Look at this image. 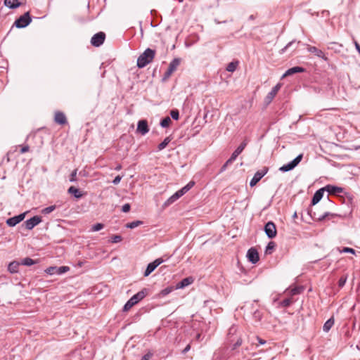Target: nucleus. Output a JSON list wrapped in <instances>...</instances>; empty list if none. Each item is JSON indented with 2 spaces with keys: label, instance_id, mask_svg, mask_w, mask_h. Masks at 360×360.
Masks as SVG:
<instances>
[{
  "label": "nucleus",
  "instance_id": "42",
  "mask_svg": "<svg viewBox=\"0 0 360 360\" xmlns=\"http://www.w3.org/2000/svg\"><path fill=\"white\" fill-rule=\"evenodd\" d=\"M195 183L193 181H190L185 186H184L181 189L184 193H187L193 186Z\"/></svg>",
  "mask_w": 360,
  "mask_h": 360
},
{
  "label": "nucleus",
  "instance_id": "37",
  "mask_svg": "<svg viewBox=\"0 0 360 360\" xmlns=\"http://www.w3.org/2000/svg\"><path fill=\"white\" fill-rule=\"evenodd\" d=\"M292 300L291 298H285L281 302L280 305L283 307H288L292 304Z\"/></svg>",
  "mask_w": 360,
  "mask_h": 360
},
{
  "label": "nucleus",
  "instance_id": "13",
  "mask_svg": "<svg viewBox=\"0 0 360 360\" xmlns=\"http://www.w3.org/2000/svg\"><path fill=\"white\" fill-rule=\"evenodd\" d=\"M281 87V84L280 83H278L272 88L271 91L267 94V96L265 98V103L266 104H269L273 101V99L274 98V97L276 96V95L280 90Z\"/></svg>",
  "mask_w": 360,
  "mask_h": 360
},
{
  "label": "nucleus",
  "instance_id": "11",
  "mask_svg": "<svg viewBox=\"0 0 360 360\" xmlns=\"http://www.w3.org/2000/svg\"><path fill=\"white\" fill-rule=\"evenodd\" d=\"M247 257L252 264H256L259 260V253L255 248H251L248 250Z\"/></svg>",
  "mask_w": 360,
  "mask_h": 360
},
{
  "label": "nucleus",
  "instance_id": "3",
  "mask_svg": "<svg viewBox=\"0 0 360 360\" xmlns=\"http://www.w3.org/2000/svg\"><path fill=\"white\" fill-rule=\"evenodd\" d=\"M32 22V18L30 12H26L20 16L14 22V25L18 28H24L30 25Z\"/></svg>",
  "mask_w": 360,
  "mask_h": 360
},
{
  "label": "nucleus",
  "instance_id": "4",
  "mask_svg": "<svg viewBox=\"0 0 360 360\" xmlns=\"http://www.w3.org/2000/svg\"><path fill=\"white\" fill-rule=\"evenodd\" d=\"M302 157V154L298 155L291 162H288L286 165H283L282 167H281L279 168V171L282 172H286L292 170L301 162Z\"/></svg>",
  "mask_w": 360,
  "mask_h": 360
},
{
  "label": "nucleus",
  "instance_id": "31",
  "mask_svg": "<svg viewBox=\"0 0 360 360\" xmlns=\"http://www.w3.org/2000/svg\"><path fill=\"white\" fill-rule=\"evenodd\" d=\"M303 290V286H296L290 289V293L291 295H295L302 293Z\"/></svg>",
  "mask_w": 360,
  "mask_h": 360
},
{
  "label": "nucleus",
  "instance_id": "52",
  "mask_svg": "<svg viewBox=\"0 0 360 360\" xmlns=\"http://www.w3.org/2000/svg\"><path fill=\"white\" fill-rule=\"evenodd\" d=\"M172 73L173 72L172 71H169V70L167 69V71L164 74L163 80L168 79Z\"/></svg>",
  "mask_w": 360,
  "mask_h": 360
},
{
  "label": "nucleus",
  "instance_id": "58",
  "mask_svg": "<svg viewBox=\"0 0 360 360\" xmlns=\"http://www.w3.org/2000/svg\"><path fill=\"white\" fill-rule=\"evenodd\" d=\"M191 349V346L190 345H188L182 351V353L183 354H186V352H188Z\"/></svg>",
  "mask_w": 360,
  "mask_h": 360
},
{
  "label": "nucleus",
  "instance_id": "16",
  "mask_svg": "<svg viewBox=\"0 0 360 360\" xmlns=\"http://www.w3.org/2000/svg\"><path fill=\"white\" fill-rule=\"evenodd\" d=\"M324 191H325V188L323 187V188H321L317 190L315 192V193L313 195L311 202V205L312 206L316 205L321 200V198L323 196Z\"/></svg>",
  "mask_w": 360,
  "mask_h": 360
},
{
  "label": "nucleus",
  "instance_id": "1",
  "mask_svg": "<svg viewBox=\"0 0 360 360\" xmlns=\"http://www.w3.org/2000/svg\"><path fill=\"white\" fill-rule=\"evenodd\" d=\"M155 53V50L147 48L137 58V67L139 68H143L150 63L154 59Z\"/></svg>",
  "mask_w": 360,
  "mask_h": 360
},
{
  "label": "nucleus",
  "instance_id": "15",
  "mask_svg": "<svg viewBox=\"0 0 360 360\" xmlns=\"http://www.w3.org/2000/svg\"><path fill=\"white\" fill-rule=\"evenodd\" d=\"M137 131L142 135L146 134L149 131L148 122L146 120H141L138 122Z\"/></svg>",
  "mask_w": 360,
  "mask_h": 360
},
{
  "label": "nucleus",
  "instance_id": "9",
  "mask_svg": "<svg viewBox=\"0 0 360 360\" xmlns=\"http://www.w3.org/2000/svg\"><path fill=\"white\" fill-rule=\"evenodd\" d=\"M163 262L164 260L162 258H158L153 262L149 263L145 270L144 276H148Z\"/></svg>",
  "mask_w": 360,
  "mask_h": 360
},
{
  "label": "nucleus",
  "instance_id": "14",
  "mask_svg": "<svg viewBox=\"0 0 360 360\" xmlns=\"http://www.w3.org/2000/svg\"><path fill=\"white\" fill-rule=\"evenodd\" d=\"M148 292V290L146 288L142 289L141 291L138 292L136 294L134 295L130 299L131 300V302H134L137 304L139 302L142 300Z\"/></svg>",
  "mask_w": 360,
  "mask_h": 360
},
{
  "label": "nucleus",
  "instance_id": "23",
  "mask_svg": "<svg viewBox=\"0 0 360 360\" xmlns=\"http://www.w3.org/2000/svg\"><path fill=\"white\" fill-rule=\"evenodd\" d=\"M304 71V69L302 67H299V66H295V67H293V68H291L290 69H288L285 72V74L283 75V77H287V76H289V75H292L293 74H295V73H299V72H303Z\"/></svg>",
  "mask_w": 360,
  "mask_h": 360
},
{
  "label": "nucleus",
  "instance_id": "48",
  "mask_svg": "<svg viewBox=\"0 0 360 360\" xmlns=\"http://www.w3.org/2000/svg\"><path fill=\"white\" fill-rule=\"evenodd\" d=\"M242 344V340L241 338H238L237 341L233 344L232 350L236 349L237 347H240Z\"/></svg>",
  "mask_w": 360,
  "mask_h": 360
},
{
  "label": "nucleus",
  "instance_id": "45",
  "mask_svg": "<svg viewBox=\"0 0 360 360\" xmlns=\"http://www.w3.org/2000/svg\"><path fill=\"white\" fill-rule=\"evenodd\" d=\"M122 237L121 236L114 235L111 238V242L112 243H117L122 241Z\"/></svg>",
  "mask_w": 360,
  "mask_h": 360
},
{
  "label": "nucleus",
  "instance_id": "12",
  "mask_svg": "<svg viewBox=\"0 0 360 360\" xmlns=\"http://www.w3.org/2000/svg\"><path fill=\"white\" fill-rule=\"evenodd\" d=\"M25 217V213H22L18 215L14 216L13 217L8 218L6 220V224L8 226L13 227L22 221Z\"/></svg>",
  "mask_w": 360,
  "mask_h": 360
},
{
  "label": "nucleus",
  "instance_id": "47",
  "mask_svg": "<svg viewBox=\"0 0 360 360\" xmlns=\"http://www.w3.org/2000/svg\"><path fill=\"white\" fill-rule=\"evenodd\" d=\"M77 169H74L72 172V173L70 174V181L75 182V181H77V177H76L77 176Z\"/></svg>",
  "mask_w": 360,
  "mask_h": 360
},
{
  "label": "nucleus",
  "instance_id": "8",
  "mask_svg": "<svg viewBox=\"0 0 360 360\" xmlns=\"http://www.w3.org/2000/svg\"><path fill=\"white\" fill-rule=\"evenodd\" d=\"M105 39V34L103 32H99L95 34L91 39V44L95 47H98L102 45Z\"/></svg>",
  "mask_w": 360,
  "mask_h": 360
},
{
  "label": "nucleus",
  "instance_id": "41",
  "mask_svg": "<svg viewBox=\"0 0 360 360\" xmlns=\"http://www.w3.org/2000/svg\"><path fill=\"white\" fill-rule=\"evenodd\" d=\"M170 115L174 120H178L179 118V112L177 109H173L170 111Z\"/></svg>",
  "mask_w": 360,
  "mask_h": 360
},
{
  "label": "nucleus",
  "instance_id": "63",
  "mask_svg": "<svg viewBox=\"0 0 360 360\" xmlns=\"http://www.w3.org/2000/svg\"><path fill=\"white\" fill-rule=\"evenodd\" d=\"M328 204L332 206L333 205V202L328 198Z\"/></svg>",
  "mask_w": 360,
  "mask_h": 360
},
{
  "label": "nucleus",
  "instance_id": "61",
  "mask_svg": "<svg viewBox=\"0 0 360 360\" xmlns=\"http://www.w3.org/2000/svg\"><path fill=\"white\" fill-rule=\"evenodd\" d=\"M355 46H356V49L357 51L360 54V45L358 43L356 42L355 43Z\"/></svg>",
  "mask_w": 360,
  "mask_h": 360
},
{
  "label": "nucleus",
  "instance_id": "54",
  "mask_svg": "<svg viewBox=\"0 0 360 360\" xmlns=\"http://www.w3.org/2000/svg\"><path fill=\"white\" fill-rule=\"evenodd\" d=\"M236 160V158L234 157H233L232 155H231V157L226 160V162H225V164L229 166L230 165H231L233 161Z\"/></svg>",
  "mask_w": 360,
  "mask_h": 360
},
{
  "label": "nucleus",
  "instance_id": "7",
  "mask_svg": "<svg viewBox=\"0 0 360 360\" xmlns=\"http://www.w3.org/2000/svg\"><path fill=\"white\" fill-rule=\"evenodd\" d=\"M268 170V168L265 167L262 169L257 171L250 180V187L255 186L262 179V178L265 176Z\"/></svg>",
  "mask_w": 360,
  "mask_h": 360
},
{
  "label": "nucleus",
  "instance_id": "5",
  "mask_svg": "<svg viewBox=\"0 0 360 360\" xmlns=\"http://www.w3.org/2000/svg\"><path fill=\"white\" fill-rule=\"evenodd\" d=\"M70 267L67 266H50L45 270V272L49 275H61L68 272Z\"/></svg>",
  "mask_w": 360,
  "mask_h": 360
},
{
  "label": "nucleus",
  "instance_id": "44",
  "mask_svg": "<svg viewBox=\"0 0 360 360\" xmlns=\"http://www.w3.org/2000/svg\"><path fill=\"white\" fill-rule=\"evenodd\" d=\"M253 317L256 321H260L262 319V314L258 309H256L253 313Z\"/></svg>",
  "mask_w": 360,
  "mask_h": 360
},
{
  "label": "nucleus",
  "instance_id": "27",
  "mask_svg": "<svg viewBox=\"0 0 360 360\" xmlns=\"http://www.w3.org/2000/svg\"><path fill=\"white\" fill-rule=\"evenodd\" d=\"M334 322L335 321L333 317H331L329 319H328L323 324V330L326 333H328L334 325Z\"/></svg>",
  "mask_w": 360,
  "mask_h": 360
},
{
  "label": "nucleus",
  "instance_id": "28",
  "mask_svg": "<svg viewBox=\"0 0 360 360\" xmlns=\"http://www.w3.org/2000/svg\"><path fill=\"white\" fill-rule=\"evenodd\" d=\"M172 141V139L170 138V136H167L166 137L162 142H161L158 146V150H163L164 148H165L167 145L169 143V142Z\"/></svg>",
  "mask_w": 360,
  "mask_h": 360
},
{
  "label": "nucleus",
  "instance_id": "22",
  "mask_svg": "<svg viewBox=\"0 0 360 360\" xmlns=\"http://www.w3.org/2000/svg\"><path fill=\"white\" fill-rule=\"evenodd\" d=\"M248 144V140L245 139L240 146L234 150V152L231 154L233 157L236 159L237 157L243 152Z\"/></svg>",
  "mask_w": 360,
  "mask_h": 360
},
{
  "label": "nucleus",
  "instance_id": "30",
  "mask_svg": "<svg viewBox=\"0 0 360 360\" xmlns=\"http://www.w3.org/2000/svg\"><path fill=\"white\" fill-rule=\"evenodd\" d=\"M143 224V221H141V220H136V221H131V222H129V223H127L126 224V227L128 228V229H134L140 225H142Z\"/></svg>",
  "mask_w": 360,
  "mask_h": 360
},
{
  "label": "nucleus",
  "instance_id": "10",
  "mask_svg": "<svg viewBox=\"0 0 360 360\" xmlns=\"http://www.w3.org/2000/svg\"><path fill=\"white\" fill-rule=\"evenodd\" d=\"M41 221V217L39 216H34L33 217L25 221V228L27 230H32L34 226Z\"/></svg>",
  "mask_w": 360,
  "mask_h": 360
},
{
  "label": "nucleus",
  "instance_id": "62",
  "mask_svg": "<svg viewBox=\"0 0 360 360\" xmlns=\"http://www.w3.org/2000/svg\"><path fill=\"white\" fill-rule=\"evenodd\" d=\"M121 169H122V165H120V164H119V165H117L116 166V167H115V169H116L117 171H119V170H120Z\"/></svg>",
  "mask_w": 360,
  "mask_h": 360
},
{
  "label": "nucleus",
  "instance_id": "26",
  "mask_svg": "<svg viewBox=\"0 0 360 360\" xmlns=\"http://www.w3.org/2000/svg\"><path fill=\"white\" fill-rule=\"evenodd\" d=\"M181 63V59L180 58H174L169 63V67H168V69L169 70V71H172V72H174L177 67Z\"/></svg>",
  "mask_w": 360,
  "mask_h": 360
},
{
  "label": "nucleus",
  "instance_id": "34",
  "mask_svg": "<svg viewBox=\"0 0 360 360\" xmlns=\"http://www.w3.org/2000/svg\"><path fill=\"white\" fill-rule=\"evenodd\" d=\"M275 248H276V243L274 241H270L266 247L265 254H266V255L271 254L272 250H274L275 249Z\"/></svg>",
  "mask_w": 360,
  "mask_h": 360
},
{
  "label": "nucleus",
  "instance_id": "40",
  "mask_svg": "<svg viewBox=\"0 0 360 360\" xmlns=\"http://www.w3.org/2000/svg\"><path fill=\"white\" fill-rule=\"evenodd\" d=\"M136 304L134 302H131V300L129 299L127 302L126 304L124 305V307H123V311H127L128 310H129L134 305H135Z\"/></svg>",
  "mask_w": 360,
  "mask_h": 360
},
{
  "label": "nucleus",
  "instance_id": "35",
  "mask_svg": "<svg viewBox=\"0 0 360 360\" xmlns=\"http://www.w3.org/2000/svg\"><path fill=\"white\" fill-rule=\"evenodd\" d=\"M172 122L170 117H166L163 118L160 122V126L163 128L168 127Z\"/></svg>",
  "mask_w": 360,
  "mask_h": 360
},
{
  "label": "nucleus",
  "instance_id": "29",
  "mask_svg": "<svg viewBox=\"0 0 360 360\" xmlns=\"http://www.w3.org/2000/svg\"><path fill=\"white\" fill-rule=\"evenodd\" d=\"M175 289V287L174 286H168L164 289H162L159 295L160 297H165L167 295H169L170 292H172Z\"/></svg>",
  "mask_w": 360,
  "mask_h": 360
},
{
  "label": "nucleus",
  "instance_id": "25",
  "mask_svg": "<svg viewBox=\"0 0 360 360\" xmlns=\"http://www.w3.org/2000/svg\"><path fill=\"white\" fill-rule=\"evenodd\" d=\"M20 264V263L18 262H16V261L11 262L8 266V271L11 274H15V273L18 272V268H19Z\"/></svg>",
  "mask_w": 360,
  "mask_h": 360
},
{
  "label": "nucleus",
  "instance_id": "36",
  "mask_svg": "<svg viewBox=\"0 0 360 360\" xmlns=\"http://www.w3.org/2000/svg\"><path fill=\"white\" fill-rule=\"evenodd\" d=\"M177 198L175 196V194L174 193L171 197H169L164 203L165 207H167L172 203H174L176 200H177Z\"/></svg>",
  "mask_w": 360,
  "mask_h": 360
},
{
  "label": "nucleus",
  "instance_id": "32",
  "mask_svg": "<svg viewBox=\"0 0 360 360\" xmlns=\"http://www.w3.org/2000/svg\"><path fill=\"white\" fill-rule=\"evenodd\" d=\"M238 65V61H233V62H231L228 64L226 70L228 71V72H234L237 68Z\"/></svg>",
  "mask_w": 360,
  "mask_h": 360
},
{
  "label": "nucleus",
  "instance_id": "50",
  "mask_svg": "<svg viewBox=\"0 0 360 360\" xmlns=\"http://www.w3.org/2000/svg\"><path fill=\"white\" fill-rule=\"evenodd\" d=\"M295 43V41H290L283 49H282L281 52H285L288 48L291 47Z\"/></svg>",
  "mask_w": 360,
  "mask_h": 360
},
{
  "label": "nucleus",
  "instance_id": "51",
  "mask_svg": "<svg viewBox=\"0 0 360 360\" xmlns=\"http://www.w3.org/2000/svg\"><path fill=\"white\" fill-rule=\"evenodd\" d=\"M153 356V354L148 352L147 354L143 355L141 358V360H149Z\"/></svg>",
  "mask_w": 360,
  "mask_h": 360
},
{
  "label": "nucleus",
  "instance_id": "53",
  "mask_svg": "<svg viewBox=\"0 0 360 360\" xmlns=\"http://www.w3.org/2000/svg\"><path fill=\"white\" fill-rule=\"evenodd\" d=\"M122 178V176L117 175V176H115V178L112 181V184L115 185L118 184L120 182Z\"/></svg>",
  "mask_w": 360,
  "mask_h": 360
},
{
  "label": "nucleus",
  "instance_id": "60",
  "mask_svg": "<svg viewBox=\"0 0 360 360\" xmlns=\"http://www.w3.org/2000/svg\"><path fill=\"white\" fill-rule=\"evenodd\" d=\"M227 167L228 166L224 163L220 169V172H224L226 169Z\"/></svg>",
  "mask_w": 360,
  "mask_h": 360
},
{
  "label": "nucleus",
  "instance_id": "20",
  "mask_svg": "<svg viewBox=\"0 0 360 360\" xmlns=\"http://www.w3.org/2000/svg\"><path fill=\"white\" fill-rule=\"evenodd\" d=\"M193 281L194 280L192 277H186L182 279L180 282L177 283V284L175 286V289L184 288L193 283Z\"/></svg>",
  "mask_w": 360,
  "mask_h": 360
},
{
  "label": "nucleus",
  "instance_id": "59",
  "mask_svg": "<svg viewBox=\"0 0 360 360\" xmlns=\"http://www.w3.org/2000/svg\"><path fill=\"white\" fill-rule=\"evenodd\" d=\"M256 339H257V340H258V342L260 345H264L266 342L265 340L259 338V337H257Z\"/></svg>",
  "mask_w": 360,
  "mask_h": 360
},
{
  "label": "nucleus",
  "instance_id": "55",
  "mask_svg": "<svg viewBox=\"0 0 360 360\" xmlns=\"http://www.w3.org/2000/svg\"><path fill=\"white\" fill-rule=\"evenodd\" d=\"M174 194H175V196L177 198V199H179L182 195H184L185 193H184V191L181 188L180 190H179L176 193H174Z\"/></svg>",
  "mask_w": 360,
  "mask_h": 360
},
{
  "label": "nucleus",
  "instance_id": "19",
  "mask_svg": "<svg viewBox=\"0 0 360 360\" xmlns=\"http://www.w3.org/2000/svg\"><path fill=\"white\" fill-rule=\"evenodd\" d=\"M325 191L328 192L329 194L331 195H337L338 193H341L343 192L344 189L342 187H338L332 185H327L324 187Z\"/></svg>",
  "mask_w": 360,
  "mask_h": 360
},
{
  "label": "nucleus",
  "instance_id": "33",
  "mask_svg": "<svg viewBox=\"0 0 360 360\" xmlns=\"http://www.w3.org/2000/svg\"><path fill=\"white\" fill-rule=\"evenodd\" d=\"M36 263H37V262L33 260L32 259H31L30 257H26L21 260L20 264L25 265V266H31Z\"/></svg>",
  "mask_w": 360,
  "mask_h": 360
},
{
  "label": "nucleus",
  "instance_id": "18",
  "mask_svg": "<svg viewBox=\"0 0 360 360\" xmlns=\"http://www.w3.org/2000/svg\"><path fill=\"white\" fill-rule=\"evenodd\" d=\"M54 121L56 123L61 125L65 124L68 122L65 115L60 111L55 112Z\"/></svg>",
  "mask_w": 360,
  "mask_h": 360
},
{
  "label": "nucleus",
  "instance_id": "49",
  "mask_svg": "<svg viewBox=\"0 0 360 360\" xmlns=\"http://www.w3.org/2000/svg\"><path fill=\"white\" fill-rule=\"evenodd\" d=\"M130 205L129 203H126L122 207V211L123 212H128L130 210Z\"/></svg>",
  "mask_w": 360,
  "mask_h": 360
},
{
  "label": "nucleus",
  "instance_id": "6",
  "mask_svg": "<svg viewBox=\"0 0 360 360\" xmlns=\"http://www.w3.org/2000/svg\"><path fill=\"white\" fill-rule=\"evenodd\" d=\"M266 236L272 239L276 236L277 230L275 224L273 221H268L264 228Z\"/></svg>",
  "mask_w": 360,
  "mask_h": 360
},
{
  "label": "nucleus",
  "instance_id": "56",
  "mask_svg": "<svg viewBox=\"0 0 360 360\" xmlns=\"http://www.w3.org/2000/svg\"><path fill=\"white\" fill-rule=\"evenodd\" d=\"M174 194H175V196L177 198V199H179L182 195H184L185 193H184V191L181 188L180 190H179L176 193H174Z\"/></svg>",
  "mask_w": 360,
  "mask_h": 360
},
{
  "label": "nucleus",
  "instance_id": "43",
  "mask_svg": "<svg viewBox=\"0 0 360 360\" xmlns=\"http://www.w3.org/2000/svg\"><path fill=\"white\" fill-rule=\"evenodd\" d=\"M103 227H104V225L103 224L97 223L92 226L91 231H98L101 230Z\"/></svg>",
  "mask_w": 360,
  "mask_h": 360
},
{
  "label": "nucleus",
  "instance_id": "38",
  "mask_svg": "<svg viewBox=\"0 0 360 360\" xmlns=\"http://www.w3.org/2000/svg\"><path fill=\"white\" fill-rule=\"evenodd\" d=\"M56 208V205H51V206H49L44 209L42 210V213L44 214H50L51 212H52L53 211H54Z\"/></svg>",
  "mask_w": 360,
  "mask_h": 360
},
{
  "label": "nucleus",
  "instance_id": "17",
  "mask_svg": "<svg viewBox=\"0 0 360 360\" xmlns=\"http://www.w3.org/2000/svg\"><path fill=\"white\" fill-rule=\"evenodd\" d=\"M307 51L310 53H314L319 58H321L325 60H328L327 57L325 56V53L321 50L317 49L315 46L307 45Z\"/></svg>",
  "mask_w": 360,
  "mask_h": 360
},
{
  "label": "nucleus",
  "instance_id": "21",
  "mask_svg": "<svg viewBox=\"0 0 360 360\" xmlns=\"http://www.w3.org/2000/svg\"><path fill=\"white\" fill-rule=\"evenodd\" d=\"M21 5L22 3L19 0H4V6L10 9H15Z\"/></svg>",
  "mask_w": 360,
  "mask_h": 360
},
{
  "label": "nucleus",
  "instance_id": "2",
  "mask_svg": "<svg viewBox=\"0 0 360 360\" xmlns=\"http://www.w3.org/2000/svg\"><path fill=\"white\" fill-rule=\"evenodd\" d=\"M308 214L310 217L316 221H321L326 218L334 217L338 216L337 214L331 213L330 212H324L322 214H319L316 211L313 210V209L310 208L308 210Z\"/></svg>",
  "mask_w": 360,
  "mask_h": 360
},
{
  "label": "nucleus",
  "instance_id": "57",
  "mask_svg": "<svg viewBox=\"0 0 360 360\" xmlns=\"http://www.w3.org/2000/svg\"><path fill=\"white\" fill-rule=\"evenodd\" d=\"M29 150H30L29 146L28 145H25V146H23L21 148L20 153H25L29 151Z\"/></svg>",
  "mask_w": 360,
  "mask_h": 360
},
{
  "label": "nucleus",
  "instance_id": "24",
  "mask_svg": "<svg viewBox=\"0 0 360 360\" xmlns=\"http://www.w3.org/2000/svg\"><path fill=\"white\" fill-rule=\"evenodd\" d=\"M68 193L73 195L74 197L77 199L81 198L83 196V194L79 191V189L75 186H70L68 190Z\"/></svg>",
  "mask_w": 360,
  "mask_h": 360
},
{
  "label": "nucleus",
  "instance_id": "46",
  "mask_svg": "<svg viewBox=\"0 0 360 360\" xmlns=\"http://www.w3.org/2000/svg\"><path fill=\"white\" fill-rule=\"evenodd\" d=\"M340 252H344V253H351V254H355V250H354L353 248H348V247H345L343 248V249L342 250H340Z\"/></svg>",
  "mask_w": 360,
  "mask_h": 360
},
{
  "label": "nucleus",
  "instance_id": "39",
  "mask_svg": "<svg viewBox=\"0 0 360 360\" xmlns=\"http://www.w3.org/2000/svg\"><path fill=\"white\" fill-rule=\"evenodd\" d=\"M347 280V274L342 276L338 281V286L340 288H342L345 285Z\"/></svg>",
  "mask_w": 360,
  "mask_h": 360
},
{
  "label": "nucleus",
  "instance_id": "64",
  "mask_svg": "<svg viewBox=\"0 0 360 360\" xmlns=\"http://www.w3.org/2000/svg\"><path fill=\"white\" fill-rule=\"evenodd\" d=\"M359 148H360V146H359Z\"/></svg>",
  "mask_w": 360,
  "mask_h": 360
}]
</instances>
